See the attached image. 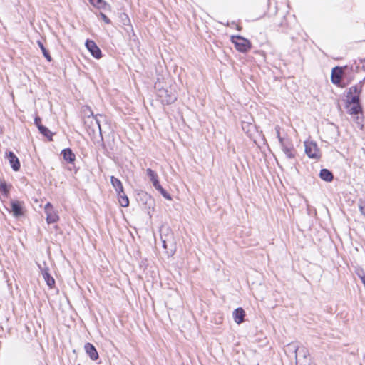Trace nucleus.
<instances>
[{"label": "nucleus", "mask_w": 365, "mask_h": 365, "mask_svg": "<svg viewBox=\"0 0 365 365\" xmlns=\"http://www.w3.org/2000/svg\"><path fill=\"white\" fill-rule=\"evenodd\" d=\"M288 348L294 353L297 365H314L305 348H299L296 344H289Z\"/></svg>", "instance_id": "f257e3e1"}, {"label": "nucleus", "mask_w": 365, "mask_h": 365, "mask_svg": "<svg viewBox=\"0 0 365 365\" xmlns=\"http://www.w3.org/2000/svg\"><path fill=\"white\" fill-rule=\"evenodd\" d=\"M231 41L235 44V48L242 53L248 52L252 47L250 41L240 36H232Z\"/></svg>", "instance_id": "f03ea898"}, {"label": "nucleus", "mask_w": 365, "mask_h": 365, "mask_svg": "<svg viewBox=\"0 0 365 365\" xmlns=\"http://www.w3.org/2000/svg\"><path fill=\"white\" fill-rule=\"evenodd\" d=\"M158 96L163 103L170 104L177 99V96L173 89L159 88L157 93Z\"/></svg>", "instance_id": "7ed1b4c3"}, {"label": "nucleus", "mask_w": 365, "mask_h": 365, "mask_svg": "<svg viewBox=\"0 0 365 365\" xmlns=\"http://www.w3.org/2000/svg\"><path fill=\"white\" fill-rule=\"evenodd\" d=\"M305 153L309 158L313 159H319L321 156L320 150L316 143L312 140L304 142Z\"/></svg>", "instance_id": "20e7f679"}, {"label": "nucleus", "mask_w": 365, "mask_h": 365, "mask_svg": "<svg viewBox=\"0 0 365 365\" xmlns=\"http://www.w3.org/2000/svg\"><path fill=\"white\" fill-rule=\"evenodd\" d=\"M38 267L48 287L51 289L53 288L55 280L53 277L50 275L48 266L43 262V264H38Z\"/></svg>", "instance_id": "39448f33"}, {"label": "nucleus", "mask_w": 365, "mask_h": 365, "mask_svg": "<svg viewBox=\"0 0 365 365\" xmlns=\"http://www.w3.org/2000/svg\"><path fill=\"white\" fill-rule=\"evenodd\" d=\"M276 132H277V138H278V140H279V142L280 143L281 148H282L283 153L285 154V155L288 158H294V152L293 147L292 145H288L284 140V139L280 136L279 128H276Z\"/></svg>", "instance_id": "423d86ee"}, {"label": "nucleus", "mask_w": 365, "mask_h": 365, "mask_svg": "<svg viewBox=\"0 0 365 365\" xmlns=\"http://www.w3.org/2000/svg\"><path fill=\"white\" fill-rule=\"evenodd\" d=\"M44 211L46 214V222L48 224L54 223L59 219L57 212L54 210L53 205L48 202L44 207Z\"/></svg>", "instance_id": "0eeeda50"}, {"label": "nucleus", "mask_w": 365, "mask_h": 365, "mask_svg": "<svg viewBox=\"0 0 365 365\" xmlns=\"http://www.w3.org/2000/svg\"><path fill=\"white\" fill-rule=\"evenodd\" d=\"M86 109L88 110L89 113L92 115L91 118L89 115L88 116L85 123L88 124L89 123V125L92 127V130L94 132L96 129L98 130V133L101 135V120L98 118V115L93 116V112L88 108H86Z\"/></svg>", "instance_id": "6e6552de"}, {"label": "nucleus", "mask_w": 365, "mask_h": 365, "mask_svg": "<svg viewBox=\"0 0 365 365\" xmlns=\"http://www.w3.org/2000/svg\"><path fill=\"white\" fill-rule=\"evenodd\" d=\"M86 47L95 58L99 59L101 58V51L93 41L87 40Z\"/></svg>", "instance_id": "1a4fd4ad"}, {"label": "nucleus", "mask_w": 365, "mask_h": 365, "mask_svg": "<svg viewBox=\"0 0 365 365\" xmlns=\"http://www.w3.org/2000/svg\"><path fill=\"white\" fill-rule=\"evenodd\" d=\"M359 93L360 90L358 86L350 87L346 96L347 103L359 101Z\"/></svg>", "instance_id": "9d476101"}, {"label": "nucleus", "mask_w": 365, "mask_h": 365, "mask_svg": "<svg viewBox=\"0 0 365 365\" xmlns=\"http://www.w3.org/2000/svg\"><path fill=\"white\" fill-rule=\"evenodd\" d=\"M6 158L9 160L12 169L18 171L20 168V162L16 155L12 151H8L6 152Z\"/></svg>", "instance_id": "9b49d317"}, {"label": "nucleus", "mask_w": 365, "mask_h": 365, "mask_svg": "<svg viewBox=\"0 0 365 365\" xmlns=\"http://www.w3.org/2000/svg\"><path fill=\"white\" fill-rule=\"evenodd\" d=\"M11 212L16 217L23 215V203L19 201H12L11 202Z\"/></svg>", "instance_id": "f8f14e48"}, {"label": "nucleus", "mask_w": 365, "mask_h": 365, "mask_svg": "<svg viewBox=\"0 0 365 365\" xmlns=\"http://www.w3.org/2000/svg\"><path fill=\"white\" fill-rule=\"evenodd\" d=\"M343 71L341 68L336 67L331 71V81L336 85H339L342 78Z\"/></svg>", "instance_id": "ddd939ff"}, {"label": "nucleus", "mask_w": 365, "mask_h": 365, "mask_svg": "<svg viewBox=\"0 0 365 365\" xmlns=\"http://www.w3.org/2000/svg\"><path fill=\"white\" fill-rule=\"evenodd\" d=\"M84 349L91 360L96 361L98 359V354L93 344L86 343L84 346Z\"/></svg>", "instance_id": "4468645a"}, {"label": "nucleus", "mask_w": 365, "mask_h": 365, "mask_svg": "<svg viewBox=\"0 0 365 365\" xmlns=\"http://www.w3.org/2000/svg\"><path fill=\"white\" fill-rule=\"evenodd\" d=\"M346 107L350 115H358L361 111L359 101L351 103L346 102Z\"/></svg>", "instance_id": "2eb2a0df"}, {"label": "nucleus", "mask_w": 365, "mask_h": 365, "mask_svg": "<svg viewBox=\"0 0 365 365\" xmlns=\"http://www.w3.org/2000/svg\"><path fill=\"white\" fill-rule=\"evenodd\" d=\"M242 128L249 135L250 138H253V135L257 131L256 127L248 122H242Z\"/></svg>", "instance_id": "dca6fc26"}, {"label": "nucleus", "mask_w": 365, "mask_h": 365, "mask_svg": "<svg viewBox=\"0 0 365 365\" xmlns=\"http://www.w3.org/2000/svg\"><path fill=\"white\" fill-rule=\"evenodd\" d=\"M63 160L68 163H73L76 155L70 148L63 149L61 152Z\"/></svg>", "instance_id": "f3484780"}, {"label": "nucleus", "mask_w": 365, "mask_h": 365, "mask_svg": "<svg viewBox=\"0 0 365 365\" xmlns=\"http://www.w3.org/2000/svg\"><path fill=\"white\" fill-rule=\"evenodd\" d=\"M234 321L237 324H240L243 322L244 317L245 316V312L242 308H237L234 310L232 313Z\"/></svg>", "instance_id": "a211bd4d"}, {"label": "nucleus", "mask_w": 365, "mask_h": 365, "mask_svg": "<svg viewBox=\"0 0 365 365\" xmlns=\"http://www.w3.org/2000/svg\"><path fill=\"white\" fill-rule=\"evenodd\" d=\"M147 175L149 177L150 180L152 182L153 185L154 187L160 185L159 180H158V174L153 170L150 168H148L146 170Z\"/></svg>", "instance_id": "6ab92c4d"}, {"label": "nucleus", "mask_w": 365, "mask_h": 365, "mask_svg": "<svg viewBox=\"0 0 365 365\" xmlns=\"http://www.w3.org/2000/svg\"><path fill=\"white\" fill-rule=\"evenodd\" d=\"M110 182H111L112 186L115 190L117 193L123 192V187L121 181L119 179H118L113 176H111Z\"/></svg>", "instance_id": "aec40b11"}, {"label": "nucleus", "mask_w": 365, "mask_h": 365, "mask_svg": "<svg viewBox=\"0 0 365 365\" xmlns=\"http://www.w3.org/2000/svg\"><path fill=\"white\" fill-rule=\"evenodd\" d=\"M320 178L327 182H331L333 180V174L327 169H322L319 173Z\"/></svg>", "instance_id": "412c9836"}, {"label": "nucleus", "mask_w": 365, "mask_h": 365, "mask_svg": "<svg viewBox=\"0 0 365 365\" xmlns=\"http://www.w3.org/2000/svg\"><path fill=\"white\" fill-rule=\"evenodd\" d=\"M118 196L119 203L122 207H126L129 205V200L125 193L124 192V190L123 191V192L118 193Z\"/></svg>", "instance_id": "4be33fe9"}, {"label": "nucleus", "mask_w": 365, "mask_h": 365, "mask_svg": "<svg viewBox=\"0 0 365 365\" xmlns=\"http://www.w3.org/2000/svg\"><path fill=\"white\" fill-rule=\"evenodd\" d=\"M163 230L166 231L167 234L165 235L163 234H160V237L163 242V247L166 249L167 248V241L169 240V236L172 237L173 233L169 227H165Z\"/></svg>", "instance_id": "5701e85b"}, {"label": "nucleus", "mask_w": 365, "mask_h": 365, "mask_svg": "<svg viewBox=\"0 0 365 365\" xmlns=\"http://www.w3.org/2000/svg\"><path fill=\"white\" fill-rule=\"evenodd\" d=\"M38 130L42 135L48 138L50 140H52L53 133L51 130H49L46 127L43 125H39Z\"/></svg>", "instance_id": "b1692460"}, {"label": "nucleus", "mask_w": 365, "mask_h": 365, "mask_svg": "<svg viewBox=\"0 0 365 365\" xmlns=\"http://www.w3.org/2000/svg\"><path fill=\"white\" fill-rule=\"evenodd\" d=\"M37 44L41 48L44 57L48 60V61H51V56H50L48 51L46 49L43 44L40 41H37Z\"/></svg>", "instance_id": "393cba45"}, {"label": "nucleus", "mask_w": 365, "mask_h": 365, "mask_svg": "<svg viewBox=\"0 0 365 365\" xmlns=\"http://www.w3.org/2000/svg\"><path fill=\"white\" fill-rule=\"evenodd\" d=\"M158 191H159L161 195L166 199L168 200H171V197L170 196V195L162 187V186L160 185H158V186H156L155 187Z\"/></svg>", "instance_id": "a878e982"}, {"label": "nucleus", "mask_w": 365, "mask_h": 365, "mask_svg": "<svg viewBox=\"0 0 365 365\" xmlns=\"http://www.w3.org/2000/svg\"><path fill=\"white\" fill-rule=\"evenodd\" d=\"M359 208L362 215H365V199H360L359 202Z\"/></svg>", "instance_id": "bb28decb"}, {"label": "nucleus", "mask_w": 365, "mask_h": 365, "mask_svg": "<svg viewBox=\"0 0 365 365\" xmlns=\"http://www.w3.org/2000/svg\"><path fill=\"white\" fill-rule=\"evenodd\" d=\"M91 3L95 6H101L103 1L102 0H91Z\"/></svg>", "instance_id": "cd10ccee"}, {"label": "nucleus", "mask_w": 365, "mask_h": 365, "mask_svg": "<svg viewBox=\"0 0 365 365\" xmlns=\"http://www.w3.org/2000/svg\"><path fill=\"white\" fill-rule=\"evenodd\" d=\"M101 18L103 19V21L106 23V24H110V20L108 19V17H107L104 14H101Z\"/></svg>", "instance_id": "c85d7f7f"}, {"label": "nucleus", "mask_w": 365, "mask_h": 365, "mask_svg": "<svg viewBox=\"0 0 365 365\" xmlns=\"http://www.w3.org/2000/svg\"><path fill=\"white\" fill-rule=\"evenodd\" d=\"M41 118L39 117H36L34 120L35 125L38 128L39 125H42L41 124Z\"/></svg>", "instance_id": "c756f323"}]
</instances>
